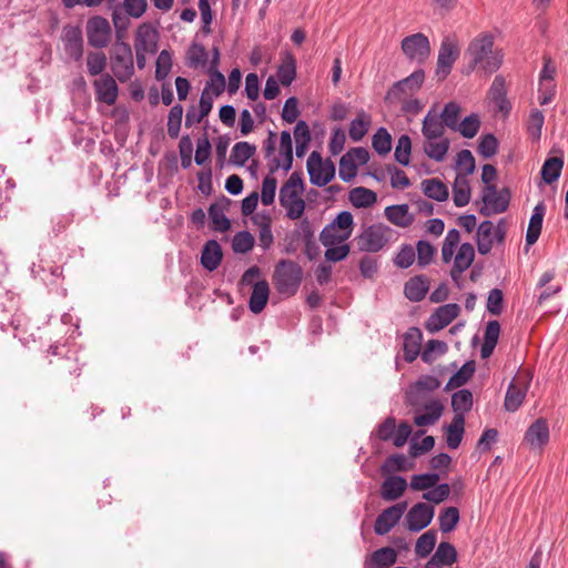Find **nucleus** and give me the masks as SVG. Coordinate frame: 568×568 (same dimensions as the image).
Masks as SVG:
<instances>
[{"mask_svg":"<svg viewBox=\"0 0 568 568\" xmlns=\"http://www.w3.org/2000/svg\"><path fill=\"white\" fill-rule=\"evenodd\" d=\"M465 59L468 72L480 69L488 74L497 71L503 62L501 54L494 50V38L488 33H480L469 42Z\"/></svg>","mask_w":568,"mask_h":568,"instance_id":"1","label":"nucleus"},{"mask_svg":"<svg viewBox=\"0 0 568 568\" xmlns=\"http://www.w3.org/2000/svg\"><path fill=\"white\" fill-rule=\"evenodd\" d=\"M65 51L74 60H80L83 54V38L79 28L64 30Z\"/></svg>","mask_w":568,"mask_h":568,"instance_id":"32","label":"nucleus"},{"mask_svg":"<svg viewBox=\"0 0 568 568\" xmlns=\"http://www.w3.org/2000/svg\"><path fill=\"white\" fill-rule=\"evenodd\" d=\"M92 85L97 101L103 102L106 105H113L116 102L119 95V87L115 79L111 74H102L100 78L93 81Z\"/></svg>","mask_w":568,"mask_h":568,"instance_id":"16","label":"nucleus"},{"mask_svg":"<svg viewBox=\"0 0 568 568\" xmlns=\"http://www.w3.org/2000/svg\"><path fill=\"white\" fill-rule=\"evenodd\" d=\"M437 536L434 530H428L424 532L416 541L415 551L416 555L425 558L427 557L434 549L436 545Z\"/></svg>","mask_w":568,"mask_h":568,"instance_id":"50","label":"nucleus"},{"mask_svg":"<svg viewBox=\"0 0 568 568\" xmlns=\"http://www.w3.org/2000/svg\"><path fill=\"white\" fill-rule=\"evenodd\" d=\"M481 201L484 204L479 214L490 216L504 213L509 206L510 192L506 187L497 190L496 185H487L483 189Z\"/></svg>","mask_w":568,"mask_h":568,"instance_id":"7","label":"nucleus"},{"mask_svg":"<svg viewBox=\"0 0 568 568\" xmlns=\"http://www.w3.org/2000/svg\"><path fill=\"white\" fill-rule=\"evenodd\" d=\"M460 113H462L460 105L458 103L452 101V102H448L447 104H445L442 113L438 115L442 119V121L446 128L455 131V130H457V125L459 123Z\"/></svg>","mask_w":568,"mask_h":568,"instance_id":"43","label":"nucleus"},{"mask_svg":"<svg viewBox=\"0 0 568 568\" xmlns=\"http://www.w3.org/2000/svg\"><path fill=\"white\" fill-rule=\"evenodd\" d=\"M85 32L88 43L95 49L105 48L111 41L110 22L101 16H94L87 21Z\"/></svg>","mask_w":568,"mask_h":568,"instance_id":"10","label":"nucleus"},{"mask_svg":"<svg viewBox=\"0 0 568 568\" xmlns=\"http://www.w3.org/2000/svg\"><path fill=\"white\" fill-rule=\"evenodd\" d=\"M306 168L311 183L317 186H325L335 176L334 163L329 159L323 161L321 154L316 151L310 154Z\"/></svg>","mask_w":568,"mask_h":568,"instance_id":"9","label":"nucleus"},{"mask_svg":"<svg viewBox=\"0 0 568 568\" xmlns=\"http://www.w3.org/2000/svg\"><path fill=\"white\" fill-rule=\"evenodd\" d=\"M474 362L465 363L448 381L446 389H453L465 385L474 375Z\"/></svg>","mask_w":568,"mask_h":568,"instance_id":"45","label":"nucleus"},{"mask_svg":"<svg viewBox=\"0 0 568 568\" xmlns=\"http://www.w3.org/2000/svg\"><path fill=\"white\" fill-rule=\"evenodd\" d=\"M428 290V277L425 275H416L406 282L404 293L409 301L419 302L426 296Z\"/></svg>","mask_w":568,"mask_h":568,"instance_id":"25","label":"nucleus"},{"mask_svg":"<svg viewBox=\"0 0 568 568\" xmlns=\"http://www.w3.org/2000/svg\"><path fill=\"white\" fill-rule=\"evenodd\" d=\"M434 514L433 506L425 503H417L406 515L405 520L407 529L410 531H420L432 523Z\"/></svg>","mask_w":568,"mask_h":568,"instance_id":"15","label":"nucleus"},{"mask_svg":"<svg viewBox=\"0 0 568 568\" xmlns=\"http://www.w3.org/2000/svg\"><path fill=\"white\" fill-rule=\"evenodd\" d=\"M280 155L283 156V163L278 159H274V164L271 168V173H274L278 168L288 171L293 164V145L292 136L288 131H282L280 141Z\"/></svg>","mask_w":568,"mask_h":568,"instance_id":"26","label":"nucleus"},{"mask_svg":"<svg viewBox=\"0 0 568 568\" xmlns=\"http://www.w3.org/2000/svg\"><path fill=\"white\" fill-rule=\"evenodd\" d=\"M439 481V475L436 473L414 475L410 479V488L413 490H429Z\"/></svg>","mask_w":568,"mask_h":568,"instance_id":"53","label":"nucleus"},{"mask_svg":"<svg viewBox=\"0 0 568 568\" xmlns=\"http://www.w3.org/2000/svg\"><path fill=\"white\" fill-rule=\"evenodd\" d=\"M470 186L467 176L458 174L453 185V201L457 207H463L469 203Z\"/></svg>","mask_w":568,"mask_h":568,"instance_id":"36","label":"nucleus"},{"mask_svg":"<svg viewBox=\"0 0 568 568\" xmlns=\"http://www.w3.org/2000/svg\"><path fill=\"white\" fill-rule=\"evenodd\" d=\"M348 237L334 225L327 224L320 234V241L324 246H334L344 243Z\"/></svg>","mask_w":568,"mask_h":568,"instance_id":"51","label":"nucleus"},{"mask_svg":"<svg viewBox=\"0 0 568 568\" xmlns=\"http://www.w3.org/2000/svg\"><path fill=\"white\" fill-rule=\"evenodd\" d=\"M530 379L531 375L529 373H520L514 377L505 396L504 406L506 410L516 412L520 407L526 397Z\"/></svg>","mask_w":568,"mask_h":568,"instance_id":"12","label":"nucleus"},{"mask_svg":"<svg viewBox=\"0 0 568 568\" xmlns=\"http://www.w3.org/2000/svg\"><path fill=\"white\" fill-rule=\"evenodd\" d=\"M450 148V141L448 138L440 136L434 140L424 139L423 150L424 153L436 162H443Z\"/></svg>","mask_w":568,"mask_h":568,"instance_id":"28","label":"nucleus"},{"mask_svg":"<svg viewBox=\"0 0 568 568\" xmlns=\"http://www.w3.org/2000/svg\"><path fill=\"white\" fill-rule=\"evenodd\" d=\"M415 253L418 265L425 267L433 261L436 250L429 242L420 240L416 244Z\"/></svg>","mask_w":568,"mask_h":568,"instance_id":"58","label":"nucleus"},{"mask_svg":"<svg viewBox=\"0 0 568 568\" xmlns=\"http://www.w3.org/2000/svg\"><path fill=\"white\" fill-rule=\"evenodd\" d=\"M209 216L212 221L213 229L217 232H226L231 227L230 220L225 216L224 210L219 204H212L209 209Z\"/></svg>","mask_w":568,"mask_h":568,"instance_id":"49","label":"nucleus"},{"mask_svg":"<svg viewBox=\"0 0 568 568\" xmlns=\"http://www.w3.org/2000/svg\"><path fill=\"white\" fill-rule=\"evenodd\" d=\"M506 94L507 90L505 79L500 75H497L489 89V97L496 109L504 114H508L510 111V103L507 100Z\"/></svg>","mask_w":568,"mask_h":568,"instance_id":"23","label":"nucleus"},{"mask_svg":"<svg viewBox=\"0 0 568 568\" xmlns=\"http://www.w3.org/2000/svg\"><path fill=\"white\" fill-rule=\"evenodd\" d=\"M329 225H334L335 229L343 232V234L349 239L353 232L354 217L351 212L343 211L337 214Z\"/></svg>","mask_w":568,"mask_h":568,"instance_id":"60","label":"nucleus"},{"mask_svg":"<svg viewBox=\"0 0 568 568\" xmlns=\"http://www.w3.org/2000/svg\"><path fill=\"white\" fill-rule=\"evenodd\" d=\"M456 559L457 554L455 547L449 542L443 541L438 545L430 561L432 564L436 561L443 565H452Z\"/></svg>","mask_w":568,"mask_h":568,"instance_id":"47","label":"nucleus"},{"mask_svg":"<svg viewBox=\"0 0 568 568\" xmlns=\"http://www.w3.org/2000/svg\"><path fill=\"white\" fill-rule=\"evenodd\" d=\"M268 295H270L268 283L265 280L256 282L253 285V290H252V294H251L250 303H248L251 312H253L254 314L261 313L267 304Z\"/></svg>","mask_w":568,"mask_h":568,"instance_id":"31","label":"nucleus"},{"mask_svg":"<svg viewBox=\"0 0 568 568\" xmlns=\"http://www.w3.org/2000/svg\"><path fill=\"white\" fill-rule=\"evenodd\" d=\"M439 528L443 532L455 529L459 521V511L456 507H448L439 514Z\"/></svg>","mask_w":568,"mask_h":568,"instance_id":"54","label":"nucleus"},{"mask_svg":"<svg viewBox=\"0 0 568 568\" xmlns=\"http://www.w3.org/2000/svg\"><path fill=\"white\" fill-rule=\"evenodd\" d=\"M447 351V344L442 341L430 339L426 343L423 352L420 353L422 359L425 363H433L435 361V353L444 354Z\"/></svg>","mask_w":568,"mask_h":568,"instance_id":"61","label":"nucleus"},{"mask_svg":"<svg viewBox=\"0 0 568 568\" xmlns=\"http://www.w3.org/2000/svg\"><path fill=\"white\" fill-rule=\"evenodd\" d=\"M111 71L122 83L134 74V59L130 44L113 45L110 51Z\"/></svg>","mask_w":568,"mask_h":568,"instance_id":"5","label":"nucleus"},{"mask_svg":"<svg viewBox=\"0 0 568 568\" xmlns=\"http://www.w3.org/2000/svg\"><path fill=\"white\" fill-rule=\"evenodd\" d=\"M407 488V481L400 476H392L382 484L381 494L385 500L398 499Z\"/></svg>","mask_w":568,"mask_h":568,"instance_id":"34","label":"nucleus"},{"mask_svg":"<svg viewBox=\"0 0 568 568\" xmlns=\"http://www.w3.org/2000/svg\"><path fill=\"white\" fill-rule=\"evenodd\" d=\"M372 145L378 154H387L392 149V138L386 129L381 128L372 139Z\"/></svg>","mask_w":568,"mask_h":568,"instance_id":"55","label":"nucleus"},{"mask_svg":"<svg viewBox=\"0 0 568 568\" xmlns=\"http://www.w3.org/2000/svg\"><path fill=\"white\" fill-rule=\"evenodd\" d=\"M394 233L393 229L383 223L369 225L356 237L357 247L362 252H378L392 240Z\"/></svg>","mask_w":568,"mask_h":568,"instance_id":"4","label":"nucleus"},{"mask_svg":"<svg viewBox=\"0 0 568 568\" xmlns=\"http://www.w3.org/2000/svg\"><path fill=\"white\" fill-rule=\"evenodd\" d=\"M183 116V106L175 104L171 108L168 116V134L171 139H176L180 134Z\"/></svg>","mask_w":568,"mask_h":568,"instance_id":"52","label":"nucleus"},{"mask_svg":"<svg viewBox=\"0 0 568 568\" xmlns=\"http://www.w3.org/2000/svg\"><path fill=\"white\" fill-rule=\"evenodd\" d=\"M459 242V232L456 229L449 230L442 245V258L444 263H449L452 261Z\"/></svg>","mask_w":568,"mask_h":568,"instance_id":"46","label":"nucleus"},{"mask_svg":"<svg viewBox=\"0 0 568 568\" xmlns=\"http://www.w3.org/2000/svg\"><path fill=\"white\" fill-rule=\"evenodd\" d=\"M475 260V250L470 243H463L454 258V265L450 270V277L458 283L462 274L469 268Z\"/></svg>","mask_w":568,"mask_h":568,"instance_id":"19","label":"nucleus"},{"mask_svg":"<svg viewBox=\"0 0 568 568\" xmlns=\"http://www.w3.org/2000/svg\"><path fill=\"white\" fill-rule=\"evenodd\" d=\"M507 232V223L501 219L497 225L491 221H484L477 229V250L479 254L487 255L494 243H503Z\"/></svg>","mask_w":568,"mask_h":568,"instance_id":"6","label":"nucleus"},{"mask_svg":"<svg viewBox=\"0 0 568 568\" xmlns=\"http://www.w3.org/2000/svg\"><path fill=\"white\" fill-rule=\"evenodd\" d=\"M277 181L274 176L267 175L262 183L261 201L263 205L268 206L274 203Z\"/></svg>","mask_w":568,"mask_h":568,"instance_id":"63","label":"nucleus"},{"mask_svg":"<svg viewBox=\"0 0 568 568\" xmlns=\"http://www.w3.org/2000/svg\"><path fill=\"white\" fill-rule=\"evenodd\" d=\"M223 257L221 245L215 240L207 241L202 250L201 264L207 271H214Z\"/></svg>","mask_w":568,"mask_h":568,"instance_id":"27","label":"nucleus"},{"mask_svg":"<svg viewBox=\"0 0 568 568\" xmlns=\"http://www.w3.org/2000/svg\"><path fill=\"white\" fill-rule=\"evenodd\" d=\"M302 281L301 266L291 260H281L274 270L273 282L282 295H294Z\"/></svg>","mask_w":568,"mask_h":568,"instance_id":"3","label":"nucleus"},{"mask_svg":"<svg viewBox=\"0 0 568 568\" xmlns=\"http://www.w3.org/2000/svg\"><path fill=\"white\" fill-rule=\"evenodd\" d=\"M425 79L423 70L413 72L409 77L396 82L386 93L385 101L395 103L413 95L422 87Z\"/></svg>","mask_w":568,"mask_h":568,"instance_id":"11","label":"nucleus"},{"mask_svg":"<svg viewBox=\"0 0 568 568\" xmlns=\"http://www.w3.org/2000/svg\"><path fill=\"white\" fill-rule=\"evenodd\" d=\"M303 191L304 183L298 172H293L280 190V203L291 220L300 219L305 211Z\"/></svg>","mask_w":568,"mask_h":568,"instance_id":"2","label":"nucleus"},{"mask_svg":"<svg viewBox=\"0 0 568 568\" xmlns=\"http://www.w3.org/2000/svg\"><path fill=\"white\" fill-rule=\"evenodd\" d=\"M450 494V487L448 484H440L433 487L423 494V498L434 504H440L446 500Z\"/></svg>","mask_w":568,"mask_h":568,"instance_id":"64","label":"nucleus"},{"mask_svg":"<svg viewBox=\"0 0 568 568\" xmlns=\"http://www.w3.org/2000/svg\"><path fill=\"white\" fill-rule=\"evenodd\" d=\"M207 62V52L202 44L193 43L187 51V63L190 67H204Z\"/></svg>","mask_w":568,"mask_h":568,"instance_id":"59","label":"nucleus"},{"mask_svg":"<svg viewBox=\"0 0 568 568\" xmlns=\"http://www.w3.org/2000/svg\"><path fill=\"white\" fill-rule=\"evenodd\" d=\"M424 413H417L414 417V424L416 426H430L436 424L444 410L443 404L438 399H433L425 404Z\"/></svg>","mask_w":568,"mask_h":568,"instance_id":"24","label":"nucleus"},{"mask_svg":"<svg viewBox=\"0 0 568 568\" xmlns=\"http://www.w3.org/2000/svg\"><path fill=\"white\" fill-rule=\"evenodd\" d=\"M296 75V61L292 53L286 52L282 59V63L277 69L278 81L284 85H290Z\"/></svg>","mask_w":568,"mask_h":568,"instance_id":"38","label":"nucleus"},{"mask_svg":"<svg viewBox=\"0 0 568 568\" xmlns=\"http://www.w3.org/2000/svg\"><path fill=\"white\" fill-rule=\"evenodd\" d=\"M549 440L547 420L538 418L526 430L524 442L532 449H541Z\"/></svg>","mask_w":568,"mask_h":568,"instance_id":"17","label":"nucleus"},{"mask_svg":"<svg viewBox=\"0 0 568 568\" xmlns=\"http://www.w3.org/2000/svg\"><path fill=\"white\" fill-rule=\"evenodd\" d=\"M256 152V146L248 142H237L231 152V162L242 166L245 162L252 158Z\"/></svg>","mask_w":568,"mask_h":568,"instance_id":"42","label":"nucleus"},{"mask_svg":"<svg viewBox=\"0 0 568 568\" xmlns=\"http://www.w3.org/2000/svg\"><path fill=\"white\" fill-rule=\"evenodd\" d=\"M445 124L438 113L430 109L422 123V134L424 139L434 140L445 135Z\"/></svg>","mask_w":568,"mask_h":568,"instance_id":"22","label":"nucleus"},{"mask_svg":"<svg viewBox=\"0 0 568 568\" xmlns=\"http://www.w3.org/2000/svg\"><path fill=\"white\" fill-rule=\"evenodd\" d=\"M562 166L564 160L561 158L552 156L547 159L541 168L542 180L548 184L557 181L560 176Z\"/></svg>","mask_w":568,"mask_h":568,"instance_id":"41","label":"nucleus"},{"mask_svg":"<svg viewBox=\"0 0 568 568\" xmlns=\"http://www.w3.org/2000/svg\"><path fill=\"white\" fill-rule=\"evenodd\" d=\"M424 194L433 200L443 202L448 199L447 186L438 179H428L422 182Z\"/></svg>","mask_w":568,"mask_h":568,"instance_id":"39","label":"nucleus"},{"mask_svg":"<svg viewBox=\"0 0 568 568\" xmlns=\"http://www.w3.org/2000/svg\"><path fill=\"white\" fill-rule=\"evenodd\" d=\"M371 115L367 114L365 111L361 110L357 113V116L351 122L349 125V138L354 142L361 141L365 134L367 133L369 126H371Z\"/></svg>","mask_w":568,"mask_h":568,"instance_id":"37","label":"nucleus"},{"mask_svg":"<svg viewBox=\"0 0 568 568\" xmlns=\"http://www.w3.org/2000/svg\"><path fill=\"white\" fill-rule=\"evenodd\" d=\"M106 63V55L101 51H90L87 55V69L92 77L104 74Z\"/></svg>","mask_w":568,"mask_h":568,"instance_id":"44","label":"nucleus"},{"mask_svg":"<svg viewBox=\"0 0 568 568\" xmlns=\"http://www.w3.org/2000/svg\"><path fill=\"white\" fill-rule=\"evenodd\" d=\"M407 503H397L384 509L376 518L374 524V531L376 535L384 536L388 534L400 520L406 511Z\"/></svg>","mask_w":568,"mask_h":568,"instance_id":"14","label":"nucleus"},{"mask_svg":"<svg viewBox=\"0 0 568 568\" xmlns=\"http://www.w3.org/2000/svg\"><path fill=\"white\" fill-rule=\"evenodd\" d=\"M384 214L392 224L399 227H408L414 222V215L409 213L407 204L389 205L385 207Z\"/></svg>","mask_w":568,"mask_h":568,"instance_id":"30","label":"nucleus"},{"mask_svg":"<svg viewBox=\"0 0 568 568\" xmlns=\"http://www.w3.org/2000/svg\"><path fill=\"white\" fill-rule=\"evenodd\" d=\"M460 47L455 36H447L443 39L436 67V75L444 80L450 73L454 63L459 58Z\"/></svg>","mask_w":568,"mask_h":568,"instance_id":"8","label":"nucleus"},{"mask_svg":"<svg viewBox=\"0 0 568 568\" xmlns=\"http://www.w3.org/2000/svg\"><path fill=\"white\" fill-rule=\"evenodd\" d=\"M397 560V552L390 547L377 549L372 555V562L376 568H388Z\"/></svg>","mask_w":568,"mask_h":568,"instance_id":"48","label":"nucleus"},{"mask_svg":"<svg viewBox=\"0 0 568 568\" xmlns=\"http://www.w3.org/2000/svg\"><path fill=\"white\" fill-rule=\"evenodd\" d=\"M473 407V394L468 389H460L453 394L452 396V408L455 415H460L465 417V414L468 413Z\"/></svg>","mask_w":568,"mask_h":568,"instance_id":"40","label":"nucleus"},{"mask_svg":"<svg viewBox=\"0 0 568 568\" xmlns=\"http://www.w3.org/2000/svg\"><path fill=\"white\" fill-rule=\"evenodd\" d=\"M158 31L150 23H142L135 33L134 49L154 53L158 49Z\"/></svg>","mask_w":568,"mask_h":568,"instance_id":"20","label":"nucleus"},{"mask_svg":"<svg viewBox=\"0 0 568 568\" xmlns=\"http://www.w3.org/2000/svg\"><path fill=\"white\" fill-rule=\"evenodd\" d=\"M480 120L477 114H470L458 123L457 130L464 138H474L479 130Z\"/></svg>","mask_w":568,"mask_h":568,"instance_id":"57","label":"nucleus"},{"mask_svg":"<svg viewBox=\"0 0 568 568\" xmlns=\"http://www.w3.org/2000/svg\"><path fill=\"white\" fill-rule=\"evenodd\" d=\"M423 339L422 331L417 327H409L404 334V358L406 362H414L420 354V344Z\"/></svg>","mask_w":568,"mask_h":568,"instance_id":"21","label":"nucleus"},{"mask_svg":"<svg viewBox=\"0 0 568 568\" xmlns=\"http://www.w3.org/2000/svg\"><path fill=\"white\" fill-rule=\"evenodd\" d=\"M348 199L353 206L357 209H366L373 206L377 202V194L364 186H357L351 190Z\"/></svg>","mask_w":568,"mask_h":568,"instance_id":"35","label":"nucleus"},{"mask_svg":"<svg viewBox=\"0 0 568 568\" xmlns=\"http://www.w3.org/2000/svg\"><path fill=\"white\" fill-rule=\"evenodd\" d=\"M465 432V417L454 415L452 423L445 427L446 443L450 449H457Z\"/></svg>","mask_w":568,"mask_h":568,"instance_id":"33","label":"nucleus"},{"mask_svg":"<svg viewBox=\"0 0 568 568\" xmlns=\"http://www.w3.org/2000/svg\"><path fill=\"white\" fill-rule=\"evenodd\" d=\"M402 50L409 60L424 62L430 53V43L424 33H414L402 40Z\"/></svg>","mask_w":568,"mask_h":568,"instance_id":"13","label":"nucleus"},{"mask_svg":"<svg viewBox=\"0 0 568 568\" xmlns=\"http://www.w3.org/2000/svg\"><path fill=\"white\" fill-rule=\"evenodd\" d=\"M546 212V206L544 202H539L532 211V215L529 220L527 233H526V243L528 245H532L539 239L542 229V220Z\"/></svg>","mask_w":568,"mask_h":568,"instance_id":"29","label":"nucleus"},{"mask_svg":"<svg viewBox=\"0 0 568 568\" xmlns=\"http://www.w3.org/2000/svg\"><path fill=\"white\" fill-rule=\"evenodd\" d=\"M254 236L246 231L239 232L234 235L232 241V248L235 253H247L254 246Z\"/></svg>","mask_w":568,"mask_h":568,"instance_id":"56","label":"nucleus"},{"mask_svg":"<svg viewBox=\"0 0 568 568\" xmlns=\"http://www.w3.org/2000/svg\"><path fill=\"white\" fill-rule=\"evenodd\" d=\"M412 151V141L408 135H402L398 139L396 149H395V159L402 165L409 164V156Z\"/></svg>","mask_w":568,"mask_h":568,"instance_id":"62","label":"nucleus"},{"mask_svg":"<svg viewBox=\"0 0 568 568\" xmlns=\"http://www.w3.org/2000/svg\"><path fill=\"white\" fill-rule=\"evenodd\" d=\"M460 313L458 304H445L439 306L430 316L427 328L432 332L439 331L449 325Z\"/></svg>","mask_w":568,"mask_h":568,"instance_id":"18","label":"nucleus"}]
</instances>
